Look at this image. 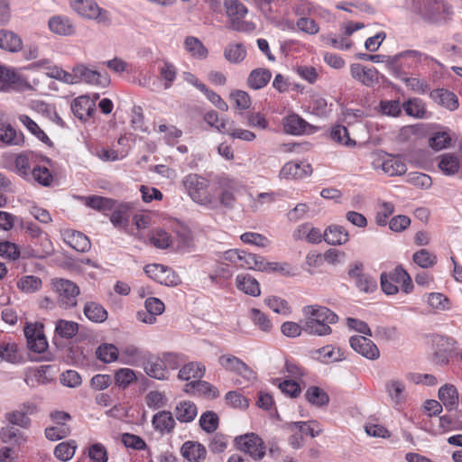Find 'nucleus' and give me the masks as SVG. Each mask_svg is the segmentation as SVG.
<instances>
[{
  "label": "nucleus",
  "mask_w": 462,
  "mask_h": 462,
  "mask_svg": "<svg viewBox=\"0 0 462 462\" xmlns=\"http://www.w3.org/2000/svg\"><path fill=\"white\" fill-rule=\"evenodd\" d=\"M49 30L60 36H71L76 32V27L70 18L66 15H53L48 21Z\"/></svg>",
  "instance_id": "nucleus-19"
},
{
  "label": "nucleus",
  "mask_w": 462,
  "mask_h": 462,
  "mask_svg": "<svg viewBox=\"0 0 462 462\" xmlns=\"http://www.w3.org/2000/svg\"><path fill=\"white\" fill-rule=\"evenodd\" d=\"M33 180L39 184L48 187L52 182V175L46 167L36 166L32 168L31 180Z\"/></svg>",
  "instance_id": "nucleus-64"
},
{
  "label": "nucleus",
  "mask_w": 462,
  "mask_h": 462,
  "mask_svg": "<svg viewBox=\"0 0 462 462\" xmlns=\"http://www.w3.org/2000/svg\"><path fill=\"white\" fill-rule=\"evenodd\" d=\"M310 125L296 114L287 116L283 120L284 131L292 135H300L307 132Z\"/></svg>",
  "instance_id": "nucleus-30"
},
{
  "label": "nucleus",
  "mask_w": 462,
  "mask_h": 462,
  "mask_svg": "<svg viewBox=\"0 0 462 462\" xmlns=\"http://www.w3.org/2000/svg\"><path fill=\"white\" fill-rule=\"evenodd\" d=\"M185 194L196 204L209 209L217 206V199L211 193L210 180L199 173H189L180 180Z\"/></svg>",
  "instance_id": "nucleus-1"
},
{
  "label": "nucleus",
  "mask_w": 462,
  "mask_h": 462,
  "mask_svg": "<svg viewBox=\"0 0 462 462\" xmlns=\"http://www.w3.org/2000/svg\"><path fill=\"white\" fill-rule=\"evenodd\" d=\"M97 357L104 363H112L120 358V351L113 344H102L96 351Z\"/></svg>",
  "instance_id": "nucleus-50"
},
{
  "label": "nucleus",
  "mask_w": 462,
  "mask_h": 462,
  "mask_svg": "<svg viewBox=\"0 0 462 462\" xmlns=\"http://www.w3.org/2000/svg\"><path fill=\"white\" fill-rule=\"evenodd\" d=\"M137 377L134 370L130 368H120L115 374V383L120 388H126L133 382L136 381Z\"/></svg>",
  "instance_id": "nucleus-62"
},
{
  "label": "nucleus",
  "mask_w": 462,
  "mask_h": 462,
  "mask_svg": "<svg viewBox=\"0 0 462 462\" xmlns=\"http://www.w3.org/2000/svg\"><path fill=\"white\" fill-rule=\"evenodd\" d=\"M305 317L319 319L322 322L335 324L338 320L337 315L324 306L309 305L303 308Z\"/></svg>",
  "instance_id": "nucleus-24"
},
{
  "label": "nucleus",
  "mask_w": 462,
  "mask_h": 462,
  "mask_svg": "<svg viewBox=\"0 0 462 462\" xmlns=\"http://www.w3.org/2000/svg\"><path fill=\"white\" fill-rule=\"evenodd\" d=\"M402 109L412 117L423 118L427 113L424 102L417 97L410 98L402 104Z\"/></svg>",
  "instance_id": "nucleus-48"
},
{
  "label": "nucleus",
  "mask_w": 462,
  "mask_h": 462,
  "mask_svg": "<svg viewBox=\"0 0 462 462\" xmlns=\"http://www.w3.org/2000/svg\"><path fill=\"white\" fill-rule=\"evenodd\" d=\"M85 316L93 322H103L107 319V311L102 305L95 301H88L84 306Z\"/></svg>",
  "instance_id": "nucleus-47"
},
{
  "label": "nucleus",
  "mask_w": 462,
  "mask_h": 462,
  "mask_svg": "<svg viewBox=\"0 0 462 462\" xmlns=\"http://www.w3.org/2000/svg\"><path fill=\"white\" fill-rule=\"evenodd\" d=\"M128 204H120L115 206L110 216V221L116 227H125L128 223V211L130 210Z\"/></svg>",
  "instance_id": "nucleus-52"
},
{
  "label": "nucleus",
  "mask_w": 462,
  "mask_h": 462,
  "mask_svg": "<svg viewBox=\"0 0 462 462\" xmlns=\"http://www.w3.org/2000/svg\"><path fill=\"white\" fill-rule=\"evenodd\" d=\"M0 355L3 360L14 364L21 359L17 345L14 342H3L0 345Z\"/></svg>",
  "instance_id": "nucleus-61"
},
{
  "label": "nucleus",
  "mask_w": 462,
  "mask_h": 462,
  "mask_svg": "<svg viewBox=\"0 0 462 462\" xmlns=\"http://www.w3.org/2000/svg\"><path fill=\"white\" fill-rule=\"evenodd\" d=\"M236 284L238 290L253 297L259 296L261 293L258 282L249 274L237 275Z\"/></svg>",
  "instance_id": "nucleus-34"
},
{
  "label": "nucleus",
  "mask_w": 462,
  "mask_h": 462,
  "mask_svg": "<svg viewBox=\"0 0 462 462\" xmlns=\"http://www.w3.org/2000/svg\"><path fill=\"white\" fill-rule=\"evenodd\" d=\"M324 240L329 245H340L349 240V235L341 226H330L324 232Z\"/></svg>",
  "instance_id": "nucleus-33"
},
{
  "label": "nucleus",
  "mask_w": 462,
  "mask_h": 462,
  "mask_svg": "<svg viewBox=\"0 0 462 462\" xmlns=\"http://www.w3.org/2000/svg\"><path fill=\"white\" fill-rule=\"evenodd\" d=\"M62 236L64 242L78 252H88L91 247L88 237L81 232L65 230Z\"/></svg>",
  "instance_id": "nucleus-25"
},
{
  "label": "nucleus",
  "mask_w": 462,
  "mask_h": 462,
  "mask_svg": "<svg viewBox=\"0 0 462 462\" xmlns=\"http://www.w3.org/2000/svg\"><path fill=\"white\" fill-rule=\"evenodd\" d=\"M439 398L447 409H454L458 403L457 388L452 384L443 385L439 390Z\"/></svg>",
  "instance_id": "nucleus-45"
},
{
  "label": "nucleus",
  "mask_w": 462,
  "mask_h": 462,
  "mask_svg": "<svg viewBox=\"0 0 462 462\" xmlns=\"http://www.w3.org/2000/svg\"><path fill=\"white\" fill-rule=\"evenodd\" d=\"M152 425L161 433H169L175 427V420L171 412L168 411H159L152 417Z\"/></svg>",
  "instance_id": "nucleus-38"
},
{
  "label": "nucleus",
  "mask_w": 462,
  "mask_h": 462,
  "mask_svg": "<svg viewBox=\"0 0 462 462\" xmlns=\"http://www.w3.org/2000/svg\"><path fill=\"white\" fill-rule=\"evenodd\" d=\"M181 454L190 462H199L205 458L207 451L203 445L187 441L181 447Z\"/></svg>",
  "instance_id": "nucleus-37"
},
{
  "label": "nucleus",
  "mask_w": 462,
  "mask_h": 462,
  "mask_svg": "<svg viewBox=\"0 0 462 462\" xmlns=\"http://www.w3.org/2000/svg\"><path fill=\"white\" fill-rule=\"evenodd\" d=\"M185 391L187 393L204 394L212 399L217 398L219 394L217 389L215 386L206 381H201L199 379L187 383L185 385Z\"/></svg>",
  "instance_id": "nucleus-40"
},
{
  "label": "nucleus",
  "mask_w": 462,
  "mask_h": 462,
  "mask_svg": "<svg viewBox=\"0 0 462 462\" xmlns=\"http://www.w3.org/2000/svg\"><path fill=\"white\" fill-rule=\"evenodd\" d=\"M0 141L8 145H21L23 143V135L18 133L9 124H0Z\"/></svg>",
  "instance_id": "nucleus-44"
},
{
  "label": "nucleus",
  "mask_w": 462,
  "mask_h": 462,
  "mask_svg": "<svg viewBox=\"0 0 462 462\" xmlns=\"http://www.w3.org/2000/svg\"><path fill=\"white\" fill-rule=\"evenodd\" d=\"M287 430L298 431L300 435H310L314 438L322 432V429L317 420L292 421L286 424Z\"/></svg>",
  "instance_id": "nucleus-31"
},
{
  "label": "nucleus",
  "mask_w": 462,
  "mask_h": 462,
  "mask_svg": "<svg viewBox=\"0 0 462 462\" xmlns=\"http://www.w3.org/2000/svg\"><path fill=\"white\" fill-rule=\"evenodd\" d=\"M271 78L272 73L269 69H255L250 72L247 84L253 89H261L269 83Z\"/></svg>",
  "instance_id": "nucleus-41"
},
{
  "label": "nucleus",
  "mask_w": 462,
  "mask_h": 462,
  "mask_svg": "<svg viewBox=\"0 0 462 462\" xmlns=\"http://www.w3.org/2000/svg\"><path fill=\"white\" fill-rule=\"evenodd\" d=\"M20 122L31 132L33 135H35L40 141L44 143H51L48 135L40 128V126L28 116L21 115L19 116Z\"/></svg>",
  "instance_id": "nucleus-56"
},
{
  "label": "nucleus",
  "mask_w": 462,
  "mask_h": 462,
  "mask_svg": "<svg viewBox=\"0 0 462 462\" xmlns=\"http://www.w3.org/2000/svg\"><path fill=\"white\" fill-rule=\"evenodd\" d=\"M351 77L362 85L373 88L379 84V71L374 67H365L360 63L350 65Z\"/></svg>",
  "instance_id": "nucleus-13"
},
{
  "label": "nucleus",
  "mask_w": 462,
  "mask_h": 462,
  "mask_svg": "<svg viewBox=\"0 0 462 462\" xmlns=\"http://www.w3.org/2000/svg\"><path fill=\"white\" fill-rule=\"evenodd\" d=\"M416 9L423 19L430 22H437L451 13L450 6L444 0H421Z\"/></svg>",
  "instance_id": "nucleus-6"
},
{
  "label": "nucleus",
  "mask_w": 462,
  "mask_h": 462,
  "mask_svg": "<svg viewBox=\"0 0 462 462\" xmlns=\"http://www.w3.org/2000/svg\"><path fill=\"white\" fill-rule=\"evenodd\" d=\"M385 392L395 407L401 408L407 400L406 383L400 378H392L385 383Z\"/></svg>",
  "instance_id": "nucleus-18"
},
{
  "label": "nucleus",
  "mask_w": 462,
  "mask_h": 462,
  "mask_svg": "<svg viewBox=\"0 0 462 462\" xmlns=\"http://www.w3.org/2000/svg\"><path fill=\"white\" fill-rule=\"evenodd\" d=\"M0 48L10 52H18L23 48V41L15 32L0 30Z\"/></svg>",
  "instance_id": "nucleus-29"
},
{
  "label": "nucleus",
  "mask_w": 462,
  "mask_h": 462,
  "mask_svg": "<svg viewBox=\"0 0 462 462\" xmlns=\"http://www.w3.org/2000/svg\"><path fill=\"white\" fill-rule=\"evenodd\" d=\"M73 115L82 121L91 117L96 111V104L88 96H80L71 103Z\"/></svg>",
  "instance_id": "nucleus-23"
},
{
  "label": "nucleus",
  "mask_w": 462,
  "mask_h": 462,
  "mask_svg": "<svg viewBox=\"0 0 462 462\" xmlns=\"http://www.w3.org/2000/svg\"><path fill=\"white\" fill-rule=\"evenodd\" d=\"M32 156L28 153H20L14 159V171L24 180H31L32 175Z\"/></svg>",
  "instance_id": "nucleus-42"
},
{
  "label": "nucleus",
  "mask_w": 462,
  "mask_h": 462,
  "mask_svg": "<svg viewBox=\"0 0 462 462\" xmlns=\"http://www.w3.org/2000/svg\"><path fill=\"white\" fill-rule=\"evenodd\" d=\"M51 289L56 294L58 305L65 310L77 305V298L80 293L79 286L72 281L56 278L51 281Z\"/></svg>",
  "instance_id": "nucleus-2"
},
{
  "label": "nucleus",
  "mask_w": 462,
  "mask_h": 462,
  "mask_svg": "<svg viewBox=\"0 0 462 462\" xmlns=\"http://www.w3.org/2000/svg\"><path fill=\"white\" fill-rule=\"evenodd\" d=\"M215 181L218 189V203L227 209L234 208L236 202V194L241 188L240 183L226 174L217 175Z\"/></svg>",
  "instance_id": "nucleus-4"
},
{
  "label": "nucleus",
  "mask_w": 462,
  "mask_h": 462,
  "mask_svg": "<svg viewBox=\"0 0 462 462\" xmlns=\"http://www.w3.org/2000/svg\"><path fill=\"white\" fill-rule=\"evenodd\" d=\"M235 442L239 450L250 455L254 460H261L265 455L263 441L254 433L238 436Z\"/></svg>",
  "instance_id": "nucleus-7"
},
{
  "label": "nucleus",
  "mask_w": 462,
  "mask_h": 462,
  "mask_svg": "<svg viewBox=\"0 0 462 462\" xmlns=\"http://www.w3.org/2000/svg\"><path fill=\"white\" fill-rule=\"evenodd\" d=\"M315 353L318 355L316 358L325 364L338 362L345 358L340 349L336 350L332 346L320 347Z\"/></svg>",
  "instance_id": "nucleus-49"
},
{
  "label": "nucleus",
  "mask_w": 462,
  "mask_h": 462,
  "mask_svg": "<svg viewBox=\"0 0 462 462\" xmlns=\"http://www.w3.org/2000/svg\"><path fill=\"white\" fill-rule=\"evenodd\" d=\"M330 325L331 323L322 322L319 319L305 317L302 329L309 335L323 337L331 334L332 329Z\"/></svg>",
  "instance_id": "nucleus-32"
},
{
  "label": "nucleus",
  "mask_w": 462,
  "mask_h": 462,
  "mask_svg": "<svg viewBox=\"0 0 462 462\" xmlns=\"http://www.w3.org/2000/svg\"><path fill=\"white\" fill-rule=\"evenodd\" d=\"M174 413L179 421L187 423L192 421L196 418L198 410L192 402L182 401L176 405Z\"/></svg>",
  "instance_id": "nucleus-36"
},
{
  "label": "nucleus",
  "mask_w": 462,
  "mask_h": 462,
  "mask_svg": "<svg viewBox=\"0 0 462 462\" xmlns=\"http://www.w3.org/2000/svg\"><path fill=\"white\" fill-rule=\"evenodd\" d=\"M305 396L308 402L316 406H324L329 402L328 395L322 389L317 386L310 387L307 390Z\"/></svg>",
  "instance_id": "nucleus-55"
},
{
  "label": "nucleus",
  "mask_w": 462,
  "mask_h": 462,
  "mask_svg": "<svg viewBox=\"0 0 462 462\" xmlns=\"http://www.w3.org/2000/svg\"><path fill=\"white\" fill-rule=\"evenodd\" d=\"M349 344L356 352L367 359L375 360L380 356V351L376 345L365 337L353 336L349 339Z\"/></svg>",
  "instance_id": "nucleus-16"
},
{
  "label": "nucleus",
  "mask_w": 462,
  "mask_h": 462,
  "mask_svg": "<svg viewBox=\"0 0 462 462\" xmlns=\"http://www.w3.org/2000/svg\"><path fill=\"white\" fill-rule=\"evenodd\" d=\"M219 365L226 371L234 373L241 377L236 383L238 384L253 383L257 376L256 373L249 367L243 360L233 355H222L218 358Z\"/></svg>",
  "instance_id": "nucleus-3"
},
{
  "label": "nucleus",
  "mask_w": 462,
  "mask_h": 462,
  "mask_svg": "<svg viewBox=\"0 0 462 462\" xmlns=\"http://www.w3.org/2000/svg\"><path fill=\"white\" fill-rule=\"evenodd\" d=\"M238 267L260 272H273L278 270V263L265 262L263 256L242 250Z\"/></svg>",
  "instance_id": "nucleus-15"
},
{
  "label": "nucleus",
  "mask_w": 462,
  "mask_h": 462,
  "mask_svg": "<svg viewBox=\"0 0 462 462\" xmlns=\"http://www.w3.org/2000/svg\"><path fill=\"white\" fill-rule=\"evenodd\" d=\"M330 138L333 141L346 146L356 145V142L349 137V134L346 127L340 125L332 127L330 131Z\"/></svg>",
  "instance_id": "nucleus-60"
},
{
  "label": "nucleus",
  "mask_w": 462,
  "mask_h": 462,
  "mask_svg": "<svg viewBox=\"0 0 462 462\" xmlns=\"http://www.w3.org/2000/svg\"><path fill=\"white\" fill-rule=\"evenodd\" d=\"M205 366L198 362H189L183 365L179 371L178 377L184 381L190 379H200L205 374Z\"/></svg>",
  "instance_id": "nucleus-43"
},
{
  "label": "nucleus",
  "mask_w": 462,
  "mask_h": 462,
  "mask_svg": "<svg viewBox=\"0 0 462 462\" xmlns=\"http://www.w3.org/2000/svg\"><path fill=\"white\" fill-rule=\"evenodd\" d=\"M402 105L399 100H381L378 112L383 116L397 117L402 114Z\"/></svg>",
  "instance_id": "nucleus-57"
},
{
  "label": "nucleus",
  "mask_w": 462,
  "mask_h": 462,
  "mask_svg": "<svg viewBox=\"0 0 462 462\" xmlns=\"http://www.w3.org/2000/svg\"><path fill=\"white\" fill-rule=\"evenodd\" d=\"M413 262L423 269L432 267L437 263L435 254L426 249H420L413 254Z\"/></svg>",
  "instance_id": "nucleus-63"
},
{
  "label": "nucleus",
  "mask_w": 462,
  "mask_h": 462,
  "mask_svg": "<svg viewBox=\"0 0 462 462\" xmlns=\"http://www.w3.org/2000/svg\"><path fill=\"white\" fill-rule=\"evenodd\" d=\"M226 60L231 63H238L245 60L246 50L243 44H228L224 51Z\"/></svg>",
  "instance_id": "nucleus-54"
},
{
  "label": "nucleus",
  "mask_w": 462,
  "mask_h": 462,
  "mask_svg": "<svg viewBox=\"0 0 462 462\" xmlns=\"http://www.w3.org/2000/svg\"><path fill=\"white\" fill-rule=\"evenodd\" d=\"M74 76H76L77 84L85 82L105 87L109 83V78L106 73L91 69L83 64H78L74 67Z\"/></svg>",
  "instance_id": "nucleus-14"
},
{
  "label": "nucleus",
  "mask_w": 462,
  "mask_h": 462,
  "mask_svg": "<svg viewBox=\"0 0 462 462\" xmlns=\"http://www.w3.org/2000/svg\"><path fill=\"white\" fill-rule=\"evenodd\" d=\"M348 276L355 282L356 288L362 292L372 293L377 289L376 280L370 274L363 272V264L361 263L350 266Z\"/></svg>",
  "instance_id": "nucleus-12"
},
{
  "label": "nucleus",
  "mask_w": 462,
  "mask_h": 462,
  "mask_svg": "<svg viewBox=\"0 0 462 462\" xmlns=\"http://www.w3.org/2000/svg\"><path fill=\"white\" fill-rule=\"evenodd\" d=\"M144 272L150 278L166 286H176L180 282L179 275L173 270L162 264H147L144 267Z\"/></svg>",
  "instance_id": "nucleus-11"
},
{
  "label": "nucleus",
  "mask_w": 462,
  "mask_h": 462,
  "mask_svg": "<svg viewBox=\"0 0 462 462\" xmlns=\"http://www.w3.org/2000/svg\"><path fill=\"white\" fill-rule=\"evenodd\" d=\"M374 168H381L388 176H400L406 172L407 167L399 156H388L383 161L374 162Z\"/></svg>",
  "instance_id": "nucleus-22"
},
{
  "label": "nucleus",
  "mask_w": 462,
  "mask_h": 462,
  "mask_svg": "<svg viewBox=\"0 0 462 462\" xmlns=\"http://www.w3.org/2000/svg\"><path fill=\"white\" fill-rule=\"evenodd\" d=\"M76 448V441H63L56 446L54 455L60 461H69L73 457Z\"/></svg>",
  "instance_id": "nucleus-53"
},
{
  "label": "nucleus",
  "mask_w": 462,
  "mask_h": 462,
  "mask_svg": "<svg viewBox=\"0 0 462 462\" xmlns=\"http://www.w3.org/2000/svg\"><path fill=\"white\" fill-rule=\"evenodd\" d=\"M28 348L35 353H43L48 348V342L40 323H28L23 329Z\"/></svg>",
  "instance_id": "nucleus-9"
},
{
  "label": "nucleus",
  "mask_w": 462,
  "mask_h": 462,
  "mask_svg": "<svg viewBox=\"0 0 462 462\" xmlns=\"http://www.w3.org/2000/svg\"><path fill=\"white\" fill-rule=\"evenodd\" d=\"M293 237L295 239L306 240L311 244H318L324 238V234H322L319 228L312 226L309 223H305L295 229Z\"/></svg>",
  "instance_id": "nucleus-27"
},
{
  "label": "nucleus",
  "mask_w": 462,
  "mask_h": 462,
  "mask_svg": "<svg viewBox=\"0 0 462 462\" xmlns=\"http://www.w3.org/2000/svg\"><path fill=\"white\" fill-rule=\"evenodd\" d=\"M438 167L446 176H454L459 171L460 160L457 154L453 152H445L438 158Z\"/></svg>",
  "instance_id": "nucleus-26"
},
{
  "label": "nucleus",
  "mask_w": 462,
  "mask_h": 462,
  "mask_svg": "<svg viewBox=\"0 0 462 462\" xmlns=\"http://www.w3.org/2000/svg\"><path fill=\"white\" fill-rule=\"evenodd\" d=\"M436 62V60L428 54L416 50H407L393 56V69L406 65L408 68H413L419 64L430 65Z\"/></svg>",
  "instance_id": "nucleus-8"
},
{
  "label": "nucleus",
  "mask_w": 462,
  "mask_h": 462,
  "mask_svg": "<svg viewBox=\"0 0 462 462\" xmlns=\"http://www.w3.org/2000/svg\"><path fill=\"white\" fill-rule=\"evenodd\" d=\"M249 318L253 324L263 332H270L273 328V323L266 314L260 310L253 308L249 311Z\"/></svg>",
  "instance_id": "nucleus-51"
},
{
  "label": "nucleus",
  "mask_w": 462,
  "mask_h": 462,
  "mask_svg": "<svg viewBox=\"0 0 462 462\" xmlns=\"http://www.w3.org/2000/svg\"><path fill=\"white\" fill-rule=\"evenodd\" d=\"M20 75L14 69L0 65V91H11L20 83Z\"/></svg>",
  "instance_id": "nucleus-35"
},
{
  "label": "nucleus",
  "mask_w": 462,
  "mask_h": 462,
  "mask_svg": "<svg viewBox=\"0 0 462 462\" xmlns=\"http://www.w3.org/2000/svg\"><path fill=\"white\" fill-rule=\"evenodd\" d=\"M55 331L64 338L73 337L79 331V324L74 321L60 319L56 323Z\"/></svg>",
  "instance_id": "nucleus-59"
},
{
  "label": "nucleus",
  "mask_w": 462,
  "mask_h": 462,
  "mask_svg": "<svg viewBox=\"0 0 462 462\" xmlns=\"http://www.w3.org/2000/svg\"><path fill=\"white\" fill-rule=\"evenodd\" d=\"M226 14L231 19L232 29L238 32H245L253 29L251 23L244 22L242 19L247 14V8L238 0H226L225 3Z\"/></svg>",
  "instance_id": "nucleus-10"
},
{
  "label": "nucleus",
  "mask_w": 462,
  "mask_h": 462,
  "mask_svg": "<svg viewBox=\"0 0 462 462\" xmlns=\"http://www.w3.org/2000/svg\"><path fill=\"white\" fill-rule=\"evenodd\" d=\"M142 365L145 374L152 378L167 380L169 377V371L165 368L161 356L149 353Z\"/></svg>",
  "instance_id": "nucleus-17"
},
{
  "label": "nucleus",
  "mask_w": 462,
  "mask_h": 462,
  "mask_svg": "<svg viewBox=\"0 0 462 462\" xmlns=\"http://www.w3.org/2000/svg\"><path fill=\"white\" fill-rule=\"evenodd\" d=\"M312 168L310 164L304 162H289L280 171V177L282 179H301L310 175Z\"/></svg>",
  "instance_id": "nucleus-20"
},
{
  "label": "nucleus",
  "mask_w": 462,
  "mask_h": 462,
  "mask_svg": "<svg viewBox=\"0 0 462 462\" xmlns=\"http://www.w3.org/2000/svg\"><path fill=\"white\" fill-rule=\"evenodd\" d=\"M430 97L438 104L443 106L450 111H454L458 107L457 97L444 88L434 89L430 92Z\"/></svg>",
  "instance_id": "nucleus-28"
},
{
  "label": "nucleus",
  "mask_w": 462,
  "mask_h": 462,
  "mask_svg": "<svg viewBox=\"0 0 462 462\" xmlns=\"http://www.w3.org/2000/svg\"><path fill=\"white\" fill-rule=\"evenodd\" d=\"M17 288L23 293H34L42 289V279L35 275H23L17 280Z\"/></svg>",
  "instance_id": "nucleus-46"
},
{
  "label": "nucleus",
  "mask_w": 462,
  "mask_h": 462,
  "mask_svg": "<svg viewBox=\"0 0 462 462\" xmlns=\"http://www.w3.org/2000/svg\"><path fill=\"white\" fill-rule=\"evenodd\" d=\"M148 354L149 352L135 345H126L120 350V362L125 365L138 366L143 363Z\"/></svg>",
  "instance_id": "nucleus-21"
},
{
  "label": "nucleus",
  "mask_w": 462,
  "mask_h": 462,
  "mask_svg": "<svg viewBox=\"0 0 462 462\" xmlns=\"http://www.w3.org/2000/svg\"><path fill=\"white\" fill-rule=\"evenodd\" d=\"M184 49L189 55L198 60H204L208 55V50L194 36H188L184 40Z\"/></svg>",
  "instance_id": "nucleus-39"
},
{
  "label": "nucleus",
  "mask_w": 462,
  "mask_h": 462,
  "mask_svg": "<svg viewBox=\"0 0 462 462\" xmlns=\"http://www.w3.org/2000/svg\"><path fill=\"white\" fill-rule=\"evenodd\" d=\"M72 9L80 16L95 20L98 23H110L109 13L102 9L94 0H73Z\"/></svg>",
  "instance_id": "nucleus-5"
},
{
  "label": "nucleus",
  "mask_w": 462,
  "mask_h": 462,
  "mask_svg": "<svg viewBox=\"0 0 462 462\" xmlns=\"http://www.w3.org/2000/svg\"><path fill=\"white\" fill-rule=\"evenodd\" d=\"M86 205L97 210H111L116 206V200L100 196H89L86 199Z\"/></svg>",
  "instance_id": "nucleus-58"
}]
</instances>
